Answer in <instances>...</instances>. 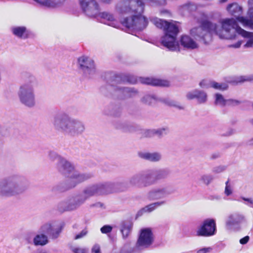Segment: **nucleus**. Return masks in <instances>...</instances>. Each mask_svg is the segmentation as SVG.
Instances as JSON below:
<instances>
[{"label": "nucleus", "mask_w": 253, "mask_h": 253, "mask_svg": "<svg viewBox=\"0 0 253 253\" xmlns=\"http://www.w3.org/2000/svg\"><path fill=\"white\" fill-rule=\"evenodd\" d=\"M214 33L220 39L235 40L238 36L247 39L245 47H253V33L245 31L241 28L234 18H223L218 21V24L205 20L200 26L193 28L190 34L195 39L201 41L205 44L212 41L211 34Z\"/></svg>", "instance_id": "nucleus-1"}, {"label": "nucleus", "mask_w": 253, "mask_h": 253, "mask_svg": "<svg viewBox=\"0 0 253 253\" xmlns=\"http://www.w3.org/2000/svg\"><path fill=\"white\" fill-rule=\"evenodd\" d=\"M52 124L55 129L72 137L82 134L85 130V126L82 122L71 117L66 113H60L55 115Z\"/></svg>", "instance_id": "nucleus-2"}, {"label": "nucleus", "mask_w": 253, "mask_h": 253, "mask_svg": "<svg viewBox=\"0 0 253 253\" xmlns=\"http://www.w3.org/2000/svg\"><path fill=\"white\" fill-rule=\"evenodd\" d=\"M151 22L158 28L163 29L165 35L161 38V43L171 51L179 50V46L176 41V37L179 32L178 26L173 23L158 18H153Z\"/></svg>", "instance_id": "nucleus-3"}, {"label": "nucleus", "mask_w": 253, "mask_h": 253, "mask_svg": "<svg viewBox=\"0 0 253 253\" xmlns=\"http://www.w3.org/2000/svg\"><path fill=\"white\" fill-rule=\"evenodd\" d=\"M114 186V184L111 182L99 183L88 186L82 194L67 200L69 211L77 209L90 196L112 192Z\"/></svg>", "instance_id": "nucleus-4"}, {"label": "nucleus", "mask_w": 253, "mask_h": 253, "mask_svg": "<svg viewBox=\"0 0 253 253\" xmlns=\"http://www.w3.org/2000/svg\"><path fill=\"white\" fill-rule=\"evenodd\" d=\"M28 181L23 176L12 175L0 181V195L11 197L21 195L28 189Z\"/></svg>", "instance_id": "nucleus-5"}, {"label": "nucleus", "mask_w": 253, "mask_h": 253, "mask_svg": "<svg viewBox=\"0 0 253 253\" xmlns=\"http://www.w3.org/2000/svg\"><path fill=\"white\" fill-rule=\"evenodd\" d=\"M38 85L36 77L32 75H28L24 82L20 84L17 91L19 101L24 106L34 107L36 104L35 89Z\"/></svg>", "instance_id": "nucleus-6"}, {"label": "nucleus", "mask_w": 253, "mask_h": 253, "mask_svg": "<svg viewBox=\"0 0 253 253\" xmlns=\"http://www.w3.org/2000/svg\"><path fill=\"white\" fill-rule=\"evenodd\" d=\"M144 3L141 0H122L116 5V11L119 14H128L143 12Z\"/></svg>", "instance_id": "nucleus-7"}, {"label": "nucleus", "mask_w": 253, "mask_h": 253, "mask_svg": "<svg viewBox=\"0 0 253 253\" xmlns=\"http://www.w3.org/2000/svg\"><path fill=\"white\" fill-rule=\"evenodd\" d=\"M152 175L153 172L150 170L138 172L129 177L128 183L138 188L148 187L155 184Z\"/></svg>", "instance_id": "nucleus-8"}, {"label": "nucleus", "mask_w": 253, "mask_h": 253, "mask_svg": "<svg viewBox=\"0 0 253 253\" xmlns=\"http://www.w3.org/2000/svg\"><path fill=\"white\" fill-rule=\"evenodd\" d=\"M143 12H135L130 17H126L122 21V24L128 28L141 31L147 25L148 21L142 15Z\"/></svg>", "instance_id": "nucleus-9"}, {"label": "nucleus", "mask_w": 253, "mask_h": 253, "mask_svg": "<svg viewBox=\"0 0 253 253\" xmlns=\"http://www.w3.org/2000/svg\"><path fill=\"white\" fill-rule=\"evenodd\" d=\"M79 69L84 75L87 78L92 77L96 72L94 61L90 57L83 55L78 59Z\"/></svg>", "instance_id": "nucleus-10"}, {"label": "nucleus", "mask_w": 253, "mask_h": 253, "mask_svg": "<svg viewBox=\"0 0 253 253\" xmlns=\"http://www.w3.org/2000/svg\"><path fill=\"white\" fill-rule=\"evenodd\" d=\"M227 10L232 15L236 17L234 19L240 22L244 27H248L253 30V22L252 20H249L247 18L241 16L242 14V7L237 3H233L228 5Z\"/></svg>", "instance_id": "nucleus-11"}, {"label": "nucleus", "mask_w": 253, "mask_h": 253, "mask_svg": "<svg viewBox=\"0 0 253 253\" xmlns=\"http://www.w3.org/2000/svg\"><path fill=\"white\" fill-rule=\"evenodd\" d=\"M216 232L215 221L213 219L208 218L203 221L196 231L198 236L208 237L213 236Z\"/></svg>", "instance_id": "nucleus-12"}, {"label": "nucleus", "mask_w": 253, "mask_h": 253, "mask_svg": "<svg viewBox=\"0 0 253 253\" xmlns=\"http://www.w3.org/2000/svg\"><path fill=\"white\" fill-rule=\"evenodd\" d=\"M93 176V175L91 173H80L74 169L68 176L66 184L68 188H72L78 184L84 182Z\"/></svg>", "instance_id": "nucleus-13"}, {"label": "nucleus", "mask_w": 253, "mask_h": 253, "mask_svg": "<svg viewBox=\"0 0 253 253\" xmlns=\"http://www.w3.org/2000/svg\"><path fill=\"white\" fill-rule=\"evenodd\" d=\"M174 192V190L169 187L155 188L148 191L147 197L150 201L157 200L164 198Z\"/></svg>", "instance_id": "nucleus-14"}, {"label": "nucleus", "mask_w": 253, "mask_h": 253, "mask_svg": "<svg viewBox=\"0 0 253 253\" xmlns=\"http://www.w3.org/2000/svg\"><path fill=\"white\" fill-rule=\"evenodd\" d=\"M80 3L87 16L95 17L99 13V7L95 0H80Z\"/></svg>", "instance_id": "nucleus-15"}, {"label": "nucleus", "mask_w": 253, "mask_h": 253, "mask_svg": "<svg viewBox=\"0 0 253 253\" xmlns=\"http://www.w3.org/2000/svg\"><path fill=\"white\" fill-rule=\"evenodd\" d=\"M153 242V236L151 229H142L137 241L136 246L138 248H147L151 245Z\"/></svg>", "instance_id": "nucleus-16"}, {"label": "nucleus", "mask_w": 253, "mask_h": 253, "mask_svg": "<svg viewBox=\"0 0 253 253\" xmlns=\"http://www.w3.org/2000/svg\"><path fill=\"white\" fill-rule=\"evenodd\" d=\"M40 230L41 233L55 239L58 237L61 232V228L57 226L55 222L50 221L43 224Z\"/></svg>", "instance_id": "nucleus-17"}, {"label": "nucleus", "mask_w": 253, "mask_h": 253, "mask_svg": "<svg viewBox=\"0 0 253 253\" xmlns=\"http://www.w3.org/2000/svg\"><path fill=\"white\" fill-rule=\"evenodd\" d=\"M245 221V216L239 212H233L227 216L225 225L227 229H231L239 226Z\"/></svg>", "instance_id": "nucleus-18"}, {"label": "nucleus", "mask_w": 253, "mask_h": 253, "mask_svg": "<svg viewBox=\"0 0 253 253\" xmlns=\"http://www.w3.org/2000/svg\"><path fill=\"white\" fill-rule=\"evenodd\" d=\"M56 168L60 173L68 177L75 169L74 165L64 158L56 163Z\"/></svg>", "instance_id": "nucleus-19"}, {"label": "nucleus", "mask_w": 253, "mask_h": 253, "mask_svg": "<svg viewBox=\"0 0 253 253\" xmlns=\"http://www.w3.org/2000/svg\"><path fill=\"white\" fill-rule=\"evenodd\" d=\"M138 155L140 158L152 162H157L162 159V155L159 152H139Z\"/></svg>", "instance_id": "nucleus-20"}, {"label": "nucleus", "mask_w": 253, "mask_h": 253, "mask_svg": "<svg viewBox=\"0 0 253 253\" xmlns=\"http://www.w3.org/2000/svg\"><path fill=\"white\" fill-rule=\"evenodd\" d=\"M140 82L144 84L152 85L154 86H168L169 85V83L167 80H162L154 78H143L139 79Z\"/></svg>", "instance_id": "nucleus-21"}, {"label": "nucleus", "mask_w": 253, "mask_h": 253, "mask_svg": "<svg viewBox=\"0 0 253 253\" xmlns=\"http://www.w3.org/2000/svg\"><path fill=\"white\" fill-rule=\"evenodd\" d=\"M151 171L153 172L152 180H155V184L158 180L167 178L170 174V170L168 168Z\"/></svg>", "instance_id": "nucleus-22"}, {"label": "nucleus", "mask_w": 253, "mask_h": 253, "mask_svg": "<svg viewBox=\"0 0 253 253\" xmlns=\"http://www.w3.org/2000/svg\"><path fill=\"white\" fill-rule=\"evenodd\" d=\"M119 93L122 94L125 97H133L138 94V91L133 87L117 86L114 88Z\"/></svg>", "instance_id": "nucleus-23"}, {"label": "nucleus", "mask_w": 253, "mask_h": 253, "mask_svg": "<svg viewBox=\"0 0 253 253\" xmlns=\"http://www.w3.org/2000/svg\"><path fill=\"white\" fill-rule=\"evenodd\" d=\"M42 5L52 8H56L62 6L66 0H34Z\"/></svg>", "instance_id": "nucleus-24"}, {"label": "nucleus", "mask_w": 253, "mask_h": 253, "mask_svg": "<svg viewBox=\"0 0 253 253\" xmlns=\"http://www.w3.org/2000/svg\"><path fill=\"white\" fill-rule=\"evenodd\" d=\"M180 43L184 47L188 49H193L198 47L197 42L188 36H182L180 39Z\"/></svg>", "instance_id": "nucleus-25"}, {"label": "nucleus", "mask_w": 253, "mask_h": 253, "mask_svg": "<svg viewBox=\"0 0 253 253\" xmlns=\"http://www.w3.org/2000/svg\"><path fill=\"white\" fill-rule=\"evenodd\" d=\"M11 30L13 34L19 38L26 39L29 37V31L25 26L14 27Z\"/></svg>", "instance_id": "nucleus-26"}, {"label": "nucleus", "mask_w": 253, "mask_h": 253, "mask_svg": "<svg viewBox=\"0 0 253 253\" xmlns=\"http://www.w3.org/2000/svg\"><path fill=\"white\" fill-rule=\"evenodd\" d=\"M115 126L117 129L125 132H132L135 131L136 129L133 125L125 122H117Z\"/></svg>", "instance_id": "nucleus-27"}, {"label": "nucleus", "mask_w": 253, "mask_h": 253, "mask_svg": "<svg viewBox=\"0 0 253 253\" xmlns=\"http://www.w3.org/2000/svg\"><path fill=\"white\" fill-rule=\"evenodd\" d=\"M101 18L107 20V24L110 26L118 28V23L116 21L113 14L108 12H103L100 14Z\"/></svg>", "instance_id": "nucleus-28"}, {"label": "nucleus", "mask_w": 253, "mask_h": 253, "mask_svg": "<svg viewBox=\"0 0 253 253\" xmlns=\"http://www.w3.org/2000/svg\"><path fill=\"white\" fill-rule=\"evenodd\" d=\"M166 204V201L156 202L145 206L140 211V212H151L155 210L158 207L163 206Z\"/></svg>", "instance_id": "nucleus-29"}, {"label": "nucleus", "mask_w": 253, "mask_h": 253, "mask_svg": "<svg viewBox=\"0 0 253 253\" xmlns=\"http://www.w3.org/2000/svg\"><path fill=\"white\" fill-rule=\"evenodd\" d=\"M132 224L129 221H123L121 225V231L124 239L126 238L130 233Z\"/></svg>", "instance_id": "nucleus-30"}, {"label": "nucleus", "mask_w": 253, "mask_h": 253, "mask_svg": "<svg viewBox=\"0 0 253 253\" xmlns=\"http://www.w3.org/2000/svg\"><path fill=\"white\" fill-rule=\"evenodd\" d=\"M34 244L36 246H44L48 243L47 236L43 233L37 235L33 240Z\"/></svg>", "instance_id": "nucleus-31"}, {"label": "nucleus", "mask_w": 253, "mask_h": 253, "mask_svg": "<svg viewBox=\"0 0 253 253\" xmlns=\"http://www.w3.org/2000/svg\"><path fill=\"white\" fill-rule=\"evenodd\" d=\"M196 96V99H197L199 103H204L207 101V95L205 91L198 90Z\"/></svg>", "instance_id": "nucleus-32"}, {"label": "nucleus", "mask_w": 253, "mask_h": 253, "mask_svg": "<svg viewBox=\"0 0 253 253\" xmlns=\"http://www.w3.org/2000/svg\"><path fill=\"white\" fill-rule=\"evenodd\" d=\"M215 104L216 105H219L222 107L225 106L227 104V99H225L223 96L219 93H216L215 95Z\"/></svg>", "instance_id": "nucleus-33"}, {"label": "nucleus", "mask_w": 253, "mask_h": 253, "mask_svg": "<svg viewBox=\"0 0 253 253\" xmlns=\"http://www.w3.org/2000/svg\"><path fill=\"white\" fill-rule=\"evenodd\" d=\"M213 176L211 174H203L199 178L200 181H201L203 184L208 185H209L213 180Z\"/></svg>", "instance_id": "nucleus-34"}, {"label": "nucleus", "mask_w": 253, "mask_h": 253, "mask_svg": "<svg viewBox=\"0 0 253 253\" xmlns=\"http://www.w3.org/2000/svg\"><path fill=\"white\" fill-rule=\"evenodd\" d=\"M210 87L217 89L224 90L227 89L228 85L225 83L219 84L215 82H211L210 83Z\"/></svg>", "instance_id": "nucleus-35"}, {"label": "nucleus", "mask_w": 253, "mask_h": 253, "mask_svg": "<svg viewBox=\"0 0 253 253\" xmlns=\"http://www.w3.org/2000/svg\"><path fill=\"white\" fill-rule=\"evenodd\" d=\"M154 130L155 135H156L159 137H162V136L167 134L169 132V128L167 127L154 129Z\"/></svg>", "instance_id": "nucleus-36"}, {"label": "nucleus", "mask_w": 253, "mask_h": 253, "mask_svg": "<svg viewBox=\"0 0 253 253\" xmlns=\"http://www.w3.org/2000/svg\"><path fill=\"white\" fill-rule=\"evenodd\" d=\"M68 203L67 200L66 201H63L60 202L58 204V206H57L58 210L60 212H61L69 211V209H68Z\"/></svg>", "instance_id": "nucleus-37"}, {"label": "nucleus", "mask_w": 253, "mask_h": 253, "mask_svg": "<svg viewBox=\"0 0 253 253\" xmlns=\"http://www.w3.org/2000/svg\"><path fill=\"white\" fill-rule=\"evenodd\" d=\"M156 98L154 96L147 95L144 96L142 99L141 101L147 105H152L155 100Z\"/></svg>", "instance_id": "nucleus-38"}, {"label": "nucleus", "mask_w": 253, "mask_h": 253, "mask_svg": "<svg viewBox=\"0 0 253 253\" xmlns=\"http://www.w3.org/2000/svg\"><path fill=\"white\" fill-rule=\"evenodd\" d=\"M164 102L167 105L170 106L175 107L179 109V110H182L184 109V107L182 106L179 105L176 101H175L174 100L166 99L164 100Z\"/></svg>", "instance_id": "nucleus-39"}, {"label": "nucleus", "mask_w": 253, "mask_h": 253, "mask_svg": "<svg viewBox=\"0 0 253 253\" xmlns=\"http://www.w3.org/2000/svg\"><path fill=\"white\" fill-rule=\"evenodd\" d=\"M48 157L51 161L54 162L57 161L56 162H59L60 161V159H62L63 158L53 151L49 152Z\"/></svg>", "instance_id": "nucleus-40"}, {"label": "nucleus", "mask_w": 253, "mask_h": 253, "mask_svg": "<svg viewBox=\"0 0 253 253\" xmlns=\"http://www.w3.org/2000/svg\"><path fill=\"white\" fill-rule=\"evenodd\" d=\"M198 89H195L187 93L186 97L188 100H192L196 99V94L198 93Z\"/></svg>", "instance_id": "nucleus-41"}, {"label": "nucleus", "mask_w": 253, "mask_h": 253, "mask_svg": "<svg viewBox=\"0 0 253 253\" xmlns=\"http://www.w3.org/2000/svg\"><path fill=\"white\" fill-rule=\"evenodd\" d=\"M242 103V101L239 100L229 99H227L226 105L230 106H236L240 105Z\"/></svg>", "instance_id": "nucleus-42"}, {"label": "nucleus", "mask_w": 253, "mask_h": 253, "mask_svg": "<svg viewBox=\"0 0 253 253\" xmlns=\"http://www.w3.org/2000/svg\"><path fill=\"white\" fill-rule=\"evenodd\" d=\"M88 233L86 229H83L80 233L75 235L74 238V240H78L85 237Z\"/></svg>", "instance_id": "nucleus-43"}, {"label": "nucleus", "mask_w": 253, "mask_h": 253, "mask_svg": "<svg viewBox=\"0 0 253 253\" xmlns=\"http://www.w3.org/2000/svg\"><path fill=\"white\" fill-rule=\"evenodd\" d=\"M229 180H228L226 182V183H225L226 186H225V191H224L225 194L227 196L231 195L232 193V189L231 188V186L229 184Z\"/></svg>", "instance_id": "nucleus-44"}, {"label": "nucleus", "mask_w": 253, "mask_h": 253, "mask_svg": "<svg viewBox=\"0 0 253 253\" xmlns=\"http://www.w3.org/2000/svg\"><path fill=\"white\" fill-rule=\"evenodd\" d=\"M74 253H88V250L86 248H75L72 249Z\"/></svg>", "instance_id": "nucleus-45"}, {"label": "nucleus", "mask_w": 253, "mask_h": 253, "mask_svg": "<svg viewBox=\"0 0 253 253\" xmlns=\"http://www.w3.org/2000/svg\"><path fill=\"white\" fill-rule=\"evenodd\" d=\"M100 230L102 233L107 234L111 232L112 227L110 225H104Z\"/></svg>", "instance_id": "nucleus-46"}, {"label": "nucleus", "mask_w": 253, "mask_h": 253, "mask_svg": "<svg viewBox=\"0 0 253 253\" xmlns=\"http://www.w3.org/2000/svg\"><path fill=\"white\" fill-rule=\"evenodd\" d=\"M252 80V79L245 76H241L237 78L234 82L236 83V84H238L239 83H243L245 81H251Z\"/></svg>", "instance_id": "nucleus-47"}, {"label": "nucleus", "mask_w": 253, "mask_h": 253, "mask_svg": "<svg viewBox=\"0 0 253 253\" xmlns=\"http://www.w3.org/2000/svg\"><path fill=\"white\" fill-rule=\"evenodd\" d=\"M225 169V167L224 166H217L214 167L212 169V172L215 173H219L223 172Z\"/></svg>", "instance_id": "nucleus-48"}, {"label": "nucleus", "mask_w": 253, "mask_h": 253, "mask_svg": "<svg viewBox=\"0 0 253 253\" xmlns=\"http://www.w3.org/2000/svg\"><path fill=\"white\" fill-rule=\"evenodd\" d=\"M145 136L147 137H152L155 136V130L154 129H148L145 131Z\"/></svg>", "instance_id": "nucleus-49"}, {"label": "nucleus", "mask_w": 253, "mask_h": 253, "mask_svg": "<svg viewBox=\"0 0 253 253\" xmlns=\"http://www.w3.org/2000/svg\"><path fill=\"white\" fill-rule=\"evenodd\" d=\"M243 200L247 202V205L250 207L253 208V199L252 198H247L243 197L241 198Z\"/></svg>", "instance_id": "nucleus-50"}, {"label": "nucleus", "mask_w": 253, "mask_h": 253, "mask_svg": "<svg viewBox=\"0 0 253 253\" xmlns=\"http://www.w3.org/2000/svg\"><path fill=\"white\" fill-rule=\"evenodd\" d=\"M195 7H196V6L194 4L192 3H187L183 5L182 6V8L184 9H187L188 10H191L193 9Z\"/></svg>", "instance_id": "nucleus-51"}, {"label": "nucleus", "mask_w": 253, "mask_h": 253, "mask_svg": "<svg viewBox=\"0 0 253 253\" xmlns=\"http://www.w3.org/2000/svg\"><path fill=\"white\" fill-rule=\"evenodd\" d=\"M212 250L211 247L204 248L198 251L197 253H207L210 252Z\"/></svg>", "instance_id": "nucleus-52"}, {"label": "nucleus", "mask_w": 253, "mask_h": 253, "mask_svg": "<svg viewBox=\"0 0 253 253\" xmlns=\"http://www.w3.org/2000/svg\"><path fill=\"white\" fill-rule=\"evenodd\" d=\"M127 81L128 83L132 84H134L137 83L136 78L133 76L128 77Z\"/></svg>", "instance_id": "nucleus-53"}, {"label": "nucleus", "mask_w": 253, "mask_h": 253, "mask_svg": "<svg viewBox=\"0 0 253 253\" xmlns=\"http://www.w3.org/2000/svg\"><path fill=\"white\" fill-rule=\"evenodd\" d=\"M248 15L250 17L249 20H252L253 21V7H250L248 11Z\"/></svg>", "instance_id": "nucleus-54"}, {"label": "nucleus", "mask_w": 253, "mask_h": 253, "mask_svg": "<svg viewBox=\"0 0 253 253\" xmlns=\"http://www.w3.org/2000/svg\"><path fill=\"white\" fill-rule=\"evenodd\" d=\"M249 239V237L248 236H246L240 240V243L242 245H245L248 242Z\"/></svg>", "instance_id": "nucleus-55"}, {"label": "nucleus", "mask_w": 253, "mask_h": 253, "mask_svg": "<svg viewBox=\"0 0 253 253\" xmlns=\"http://www.w3.org/2000/svg\"><path fill=\"white\" fill-rule=\"evenodd\" d=\"M199 85L203 88H208L210 87V84H208L206 83V81L203 80L200 83Z\"/></svg>", "instance_id": "nucleus-56"}, {"label": "nucleus", "mask_w": 253, "mask_h": 253, "mask_svg": "<svg viewBox=\"0 0 253 253\" xmlns=\"http://www.w3.org/2000/svg\"><path fill=\"white\" fill-rule=\"evenodd\" d=\"M92 252L94 253H100L99 246L98 245H95L92 249Z\"/></svg>", "instance_id": "nucleus-57"}, {"label": "nucleus", "mask_w": 253, "mask_h": 253, "mask_svg": "<svg viewBox=\"0 0 253 253\" xmlns=\"http://www.w3.org/2000/svg\"><path fill=\"white\" fill-rule=\"evenodd\" d=\"M241 44H242V42L239 41H238V42L237 43H236L235 44H232L230 46L234 47V48H239V47H240Z\"/></svg>", "instance_id": "nucleus-58"}, {"label": "nucleus", "mask_w": 253, "mask_h": 253, "mask_svg": "<svg viewBox=\"0 0 253 253\" xmlns=\"http://www.w3.org/2000/svg\"><path fill=\"white\" fill-rule=\"evenodd\" d=\"M234 131L231 129L230 130H229L228 131H227L225 133L223 134L222 135L223 136H230L231 135H232L233 134H234Z\"/></svg>", "instance_id": "nucleus-59"}, {"label": "nucleus", "mask_w": 253, "mask_h": 253, "mask_svg": "<svg viewBox=\"0 0 253 253\" xmlns=\"http://www.w3.org/2000/svg\"><path fill=\"white\" fill-rule=\"evenodd\" d=\"M160 12L162 15H166L168 16H170V12L167 10H162Z\"/></svg>", "instance_id": "nucleus-60"}, {"label": "nucleus", "mask_w": 253, "mask_h": 253, "mask_svg": "<svg viewBox=\"0 0 253 253\" xmlns=\"http://www.w3.org/2000/svg\"><path fill=\"white\" fill-rule=\"evenodd\" d=\"M248 144L249 145H253V138H251L248 141Z\"/></svg>", "instance_id": "nucleus-61"}, {"label": "nucleus", "mask_w": 253, "mask_h": 253, "mask_svg": "<svg viewBox=\"0 0 253 253\" xmlns=\"http://www.w3.org/2000/svg\"><path fill=\"white\" fill-rule=\"evenodd\" d=\"M219 157V154L218 153V154L212 155L211 156V158L212 159H215V158H218Z\"/></svg>", "instance_id": "nucleus-62"}, {"label": "nucleus", "mask_w": 253, "mask_h": 253, "mask_svg": "<svg viewBox=\"0 0 253 253\" xmlns=\"http://www.w3.org/2000/svg\"><path fill=\"white\" fill-rule=\"evenodd\" d=\"M102 2L106 3H110L113 0H101Z\"/></svg>", "instance_id": "nucleus-63"}, {"label": "nucleus", "mask_w": 253, "mask_h": 253, "mask_svg": "<svg viewBox=\"0 0 253 253\" xmlns=\"http://www.w3.org/2000/svg\"><path fill=\"white\" fill-rule=\"evenodd\" d=\"M250 123L253 125V119H251L250 121Z\"/></svg>", "instance_id": "nucleus-64"}]
</instances>
